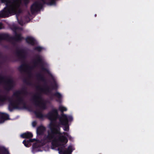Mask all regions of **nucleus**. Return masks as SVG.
<instances>
[{
  "instance_id": "nucleus-1",
  "label": "nucleus",
  "mask_w": 154,
  "mask_h": 154,
  "mask_svg": "<svg viewBox=\"0 0 154 154\" xmlns=\"http://www.w3.org/2000/svg\"><path fill=\"white\" fill-rule=\"evenodd\" d=\"M57 115L56 109L53 110L48 114L47 117L51 121L49 126L50 130L48 131V135L45 136L41 143L43 145L45 143L51 142L52 149L58 147L60 154H71L74 149L73 146H70L67 149L64 148L68 141L67 138H70V136L68 133H60V128L57 125L55 121Z\"/></svg>"
},
{
  "instance_id": "nucleus-15",
  "label": "nucleus",
  "mask_w": 154,
  "mask_h": 154,
  "mask_svg": "<svg viewBox=\"0 0 154 154\" xmlns=\"http://www.w3.org/2000/svg\"><path fill=\"white\" fill-rule=\"evenodd\" d=\"M17 101L11 102L10 103L9 106L13 107H15L17 105Z\"/></svg>"
},
{
  "instance_id": "nucleus-3",
  "label": "nucleus",
  "mask_w": 154,
  "mask_h": 154,
  "mask_svg": "<svg viewBox=\"0 0 154 154\" xmlns=\"http://www.w3.org/2000/svg\"><path fill=\"white\" fill-rule=\"evenodd\" d=\"M73 118L71 116L62 114L60 118V124L64 126L63 130L64 131H68L69 127L68 125V121H71Z\"/></svg>"
},
{
  "instance_id": "nucleus-23",
  "label": "nucleus",
  "mask_w": 154,
  "mask_h": 154,
  "mask_svg": "<svg viewBox=\"0 0 154 154\" xmlns=\"http://www.w3.org/2000/svg\"><path fill=\"white\" fill-rule=\"evenodd\" d=\"M95 17H96V14H95Z\"/></svg>"
},
{
  "instance_id": "nucleus-21",
  "label": "nucleus",
  "mask_w": 154,
  "mask_h": 154,
  "mask_svg": "<svg viewBox=\"0 0 154 154\" xmlns=\"http://www.w3.org/2000/svg\"><path fill=\"white\" fill-rule=\"evenodd\" d=\"M2 28V25L1 24H0V29Z\"/></svg>"
},
{
  "instance_id": "nucleus-18",
  "label": "nucleus",
  "mask_w": 154,
  "mask_h": 154,
  "mask_svg": "<svg viewBox=\"0 0 154 154\" xmlns=\"http://www.w3.org/2000/svg\"><path fill=\"white\" fill-rule=\"evenodd\" d=\"M36 125V122L35 121H33L32 123V125L33 127H35Z\"/></svg>"
},
{
  "instance_id": "nucleus-7",
  "label": "nucleus",
  "mask_w": 154,
  "mask_h": 154,
  "mask_svg": "<svg viewBox=\"0 0 154 154\" xmlns=\"http://www.w3.org/2000/svg\"><path fill=\"white\" fill-rule=\"evenodd\" d=\"M32 134L30 132H26L21 135V137L23 138H29L32 137Z\"/></svg>"
},
{
  "instance_id": "nucleus-14",
  "label": "nucleus",
  "mask_w": 154,
  "mask_h": 154,
  "mask_svg": "<svg viewBox=\"0 0 154 154\" xmlns=\"http://www.w3.org/2000/svg\"><path fill=\"white\" fill-rule=\"evenodd\" d=\"M59 109L61 112L66 111L67 110V109L65 107L62 106L60 105L59 108Z\"/></svg>"
},
{
  "instance_id": "nucleus-16",
  "label": "nucleus",
  "mask_w": 154,
  "mask_h": 154,
  "mask_svg": "<svg viewBox=\"0 0 154 154\" xmlns=\"http://www.w3.org/2000/svg\"><path fill=\"white\" fill-rule=\"evenodd\" d=\"M55 96L58 98H60L62 97V95L58 92H56L55 94Z\"/></svg>"
},
{
  "instance_id": "nucleus-11",
  "label": "nucleus",
  "mask_w": 154,
  "mask_h": 154,
  "mask_svg": "<svg viewBox=\"0 0 154 154\" xmlns=\"http://www.w3.org/2000/svg\"><path fill=\"white\" fill-rule=\"evenodd\" d=\"M35 139H30L29 140L27 141V142L24 140L23 142V143L24 144L25 146L26 147H28V145L29 143L30 142H32Z\"/></svg>"
},
{
  "instance_id": "nucleus-22",
  "label": "nucleus",
  "mask_w": 154,
  "mask_h": 154,
  "mask_svg": "<svg viewBox=\"0 0 154 154\" xmlns=\"http://www.w3.org/2000/svg\"><path fill=\"white\" fill-rule=\"evenodd\" d=\"M19 23L20 24L22 25V24L20 22Z\"/></svg>"
},
{
  "instance_id": "nucleus-10",
  "label": "nucleus",
  "mask_w": 154,
  "mask_h": 154,
  "mask_svg": "<svg viewBox=\"0 0 154 154\" xmlns=\"http://www.w3.org/2000/svg\"><path fill=\"white\" fill-rule=\"evenodd\" d=\"M38 143L37 142L36 143L34 144L33 145V149L32 151L33 152H35V151H40L39 150L37 149V148L38 147H39V146H38Z\"/></svg>"
},
{
  "instance_id": "nucleus-13",
  "label": "nucleus",
  "mask_w": 154,
  "mask_h": 154,
  "mask_svg": "<svg viewBox=\"0 0 154 154\" xmlns=\"http://www.w3.org/2000/svg\"><path fill=\"white\" fill-rule=\"evenodd\" d=\"M43 2H49L48 4L50 5H55V0H42Z\"/></svg>"
},
{
  "instance_id": "nucleus-19",
  "label": "nucleus",
  "mask_w": 154,
  "mask_h": 154,
  "mask_svg": "<svg viewBox=\"0 0 154 154\" xmlns=\"http://www.w3.org/2000/svg\"><path fill=\"white\" fill-rule=\"evenodd\" d=\"M42 49V48L39 46L37 47L36 48V49L38 51H40Z\"/></svg>"
},
{
  "instance_id": "nucleus-2",
  "label": "nucleus",
  "mask_w": 154,
  "mask_h": 154,
  "mask_svg": "<svg viewBox=\"0 0 154 154\" xmlns=\"http://www.w3.org/2000/svg\"><path fill=\"white\" fill-rule=\"evenodd\" d=\"M8 5H7V12L5 9V11H1L0 12V17H4L6 13L9 14H14L17 13V11L19 9V4L17 3H14L11 4L9 6H8Z\"/></svg>"
},
{
  "instance_id": "nucleus-17",
  "label": "nucleus",
  "mask_w": 154,
  "mask_h": 154,
  "mask_svg": "<svg viewBox=\"0 0 154 154\" xmlns=\"http://www.w3.org/2000/svg\"><path fill=\"white\" fill-rule=\"evenodd\" d=\"M16 38L17 40H19L21 39L22 37L20 35H17Z\"/></svg>"
},
{
  "instance_id": "nucleus-9",
  "label": "nucleus",
  "mask_w": 154,
  "mask_h": 154,
  "mask_svg": "<svg viewBox=\"0 0 154 154\" xmlns=\"http://www.w3.org/2000/svg\"><path fill=\"white\" fill-rule=\"evenodd\" d=\"M0 154H10L7 149L4 147H0Z\"/></svg>"
},
{
  "instance_id": "nucleus-4",
  "label": "nucleus",
  "mask_w": 154,
  "mask_h": 154,
  "mask_svg": "<svg viewBox=\"0 0 154 154\" xmlns=\"http://www.w3.org/2000/svg\"><path fill=\"white\" fill-rule=\"evenodd\" d=\"M41 5L38 3L36 2L33 4L31 7L32 11H35L38 10L40 7Z\"/></svg>"
},
{
  "instance_id": "nucleus-8",
  "label": "nucleus",
  "mask_w": 154,
  "mask_h": 154,
  "mask_svg": "<svg viewBox=\"0 0 154 154\" xmlns=\"http://www.w3.org/2000/svg\"><path fill=\"white\" fill-rule=\"evenodd\" d=\"M45 130V128L42 126H40L37 129V133L38 134H42Z\"/></svg>"
},
{
  "instance_id": "nucleus-5",
  "label": "nucleus",
  "mask_w": 154,
  "mask_h": 154,
  "mask_svg": "<svg viewBox=\"0 0 154 154\" xmlns=\"http://www.w3.org/2000/svg\"><path fill=\"white\" fill-rule=\"evenodd\" d=\"M2 118L0 119V124L4 122L5 120L8 119L9 116L7 114H2Z\"/></svg>"
},
{
  "instance_id": "nucleus-12",
  "label": "nucleus",
  "mask_w": 154,
  "mask_h": 154,
  "mask_svg": "<svg viewBox=\"0 0 154 154\" xmlns=\"http://www.w3.org/2000/svg\"><path fill=\"white\" fill-rule=\"evenodd\" d=\"M38 105L43 109H44L45 108V103L42 100H39L38 103Z\"/></svg>"
},
{
  "instance_id": "nucleus-20",
  "label": "nucleus",
  "mask_w": 154,
  "mask_h": 154,
  "mask_svg": "<svg viewBox=\"0 0 154 154\" xmlns=\"http://www.w3.org/2000/svg\"><path fill=\"white\" fill-rule=\"evenodd\" d=\"M36 115L37 117H41V114L40 113H39L38 114H36Z\"/></svg>"
},
{
  "instance_id": "nucleus-6",
  "label": "nucleus",
  "mask_w": 154,
  "mask_h": 154,
  "mask_svg": "<svg viewBox=\"0 0 154 154\" xmlns=\"http://www.w3.org/2000/svg\"><path fill=\"white\" fill-rule=\"evenodd\" d=\"M26 42L29 43L33 45L35 43V41L34 39L31 37H27L26 39Z\"/></svg>"
}]
</instances>
